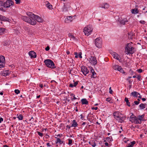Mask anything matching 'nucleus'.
<instances>
[{
  "mask_svg": "<svg viewBox=\"0 0 147 147\" xmlns=\"http://www.w3.org/2000/svg\"><path fill=\"white\" fill-rule=\"evenodd\" d=\"M144 116V114H143L136 117L134 116L132 114L130 117L129 120L132 123H134L136 124H141L142 123V121L144 120L143 119Z\"/></svg>",
  "mask_w": 147,
  "mask_h": 147,
  "instance_id": "1",
  "label": "nucleus"
},
{
  "mask_svg": "<svg viewBox=\"0 0 147 147\" xmlns=\"http://www.w3.org/2000/svg\"><path fill=\"white\" fill-rule=\"evenodd\" d=\"M135 51V48L133 46L132 43H129L126 45L125 52L126 54H132Z\"/></svg>",
  "mask_w": 147,
  "mask_h": 147,
  "instance_id": "2",
  "label": "nucleus"
},
{
  "mask_svg": "<svg viewBox=\"0 0 147 147\" xmlns=\"http://www.w3.org/2000/svg\"><path fill=\"white\" fill-rule=\"evenodd\" d=\"M26 14L30 18L35 20L36 21H37L38 22H43V19L38 16L35 15L32 12H28L26 13Z\"/></svg>",
  "mask_w": 147,
  "mask_h": 147,
  "instance_id": "3",
  "label": "nucleus"
},
{
  "mask_svg": "<svg viewBox=\"0 0 147 147\" xmlns=\"http://www.w3.org/2000/svg\"><path fill=\"white\" fill-rule=\"evenodd\" d=\"M21 19L24 21L29 23L30 24L34 25L36 24V22L35 20L30 18L28 17L22 16H21Z\"/></svg>",
  "mask_w": 147,
  "mask_h": 147,
  "instance_id": "4",
  "label": "nucleus"
},
{
  "mask_svg": "<svg viewBox=\"0 0 147 147\" xmlns=\"http://www.w3.org/2000/svg\"><path fill=\"white\" fill-rule=\"evenodd\" d=\"M93 29L92 25H89L84 28L83 32L86 35L88 36L91 33Z\"/></svg>",
  "mask_w": 147,
  "mask_h": 147,
  "instance_id": "5",
  "label": "nucleus"
},
{
  "mask_svg": "<svg viewBox=\"0 0 147 147\" xmlns=\"http://www.w3.org/2000/svg\"><path fill=\"white\" fill-rule=\"evenodd\" d=\"M44 63L46 66L51 68H54L55 67L53 62L49 59L45 60Z\"/></svg>",
  "mask_w": 147,
  "mask_h": 147,
  "instance_id": "6",
  "label": "nucleus"
},
{
  "mask_svg": "<svg viewBox=\"0 0 147 147\" xmlns=\"http://www.w3.org/2000/svg\"><path fill=\"white\" fill-rule=\"evenodd\" d=\"M95 44L96 46L98 48H100L102 47V42L101 38H97L94 40Z\"/></svg>",
  "mask_w": 147,
  "mask_h": 147,
  "instance_id": "7",
  "label": "nucleus"
},
{
  "mask_svg": "<svg viewBox=\"0 0 147 147\" xmlns=\"http://www.w3.org/2000/svg\"><path fill=\"white\" fill-rule=\"evenodd\" d=\"M89 62L92 65H95L97 63V60L95 56H90L88 58Z\"/></svg>",
  "mask_w": 147,
  "mask_h": 147,
  "instance_id": "8",
  "label": "nucleus"
},
{
  "mask_svg": "<svg viewBox=\"0 0 147 147\" xmlns=\"http://www.w3.org/2000/svg\"><path fill=\"white\" fill-rule=\"evenodd\" d=\"M13 2L11 0H8L3 3V8H9L10 6L13 5Z\"/></svg>",
  "mask_w": 147,
  "mask_h": 147,
  "instance_id": "9",
  "label": "nucleus"
},
{
  "mask_svg": "<svg viewBox=\"0 0 147 147\" xmlns=\"http://www.w3.org/2000/svg\"><path fill=\"white\" fill-rule=\"evenodd\" d=\"M113 68L115 70H117L121 73H124V72L121 67L118 65H114L113 66Z\"/></svg>",
  "mask_w": 147,
  "mask_h": 147,
  "instance_id": "10",
  "label": "nucleus"
},
{
  "mask_svg": "<svg viewBox=\"0 0 147 147\" xmlns=\"http://www.w3.org/2000/svg\"><path fill=\"white\" fill-rule=\"evenodd\" d=\"M81 71L84 75L86 76V74L88 73L89 72V70L85 66L83 65L81 67Z\"/></svg>",
  "mask_w": 147,
  "mask_h": 147,
  "instance_id": "11",
  "label": "nucleus"
},
{
  "mask_svg": "<svg viewBox=\"0 0 147 147\" xmlns=\"http://www.w3.org/2000/svg\"><path fill=\"white\" fill-rule=\"evenodd\" d=\"M110 7L109 4L107 3H103L99 5V7L105 9H108Z\"/></svg>",
  "mask_w": 147,
  "mask_h": 147,
  "instance_id": "12",
  "label": "nucleus"
},
{
  "mask_svg": "<svg viewBox=\"0 0 147 147\" xmlns=\"http://www.w3.org/2000/svg\"><path fill=\"white\" fill-rule=\"evenodd\" d=\"M122 115V114L118 111H115L113 113V115L114 117V118L117 119H118L119 117H120V115Z\"/></svg>",
  "mask_w": 147,
  "mask_h": 147,
  "instance_id": "13",
  "label": "nucleus"
},
{
  "mask_svg": "<svg viewBox=\"0 0 147 147\" xmlns=\"http://www.w3.org/2000/svg\"><path fill=\"white\" fill-rule=\"evenodd\" d=\"M55 138L57 139V140L55 141V143L56 144H59V145L61 144H62L65 145V143L64 142L61 140L60 138H57V137H55Z\"/></svg>",
  "mask_w": 147,
  "mask_h": 147,
  "instance_id": "14",
  "label": "nucleus"
},
{
  "mask_svg": "<svg viewBox=\"0 0 147 147\" xmlns=\"http://www.w3.org/2000/svg\"><path fill=\"white\" fill-rule=\"evenodd\" d=\"M28 54L31 58H35L36 57V53L33 51H30L29 52Z\"/></svg>",
  "mask_w": 147,
  "mask_h": 147,
  "instance_id": "15",
  "label": "nucleus"
},
{
  "mask_svg": "<svg viewBox=\"0 0 147 147\" xmlns=\"http://www.w3.org/2000/svg\"><path fill=\"white\" fill-rule=\"evenodd\" d=\"M138 95H140L139 93L136 91H134L131 93L130 96H132L134 98H137Z\"/></svg>",
  "mask_w": 147,
  "mask_h": 147,
  "instance_id": "16",
  "label": "nucleus"
},
{
  "mask_svg": "<svg viewBox=\"0 0 147 147\" xmlns=\"http://www.w3.org/2000/svg\"><path fill=\"white\" fill-rule=\"evenodd\" d=\"M72 17L69 16L67 17L65 19V22L67 23H69L72 21Z\"/></svg>",
  "mask_w": 147,
  "mask_h": 147,
  "instance_id": "17",
  "label": "nucleus"
},
{
  "mask_svg": "<svg viewBox=\"0 0 147 147\" xmlns=\"http://www.w3.org/2000/svg\"><path fill=\"white\" fill-rule=\"evenodd\" d=\"M112 54L114 58L118 60H119V61H120V59H119L120 56L119 55H118L117 53L115 52H113Z\"/></svg>",
  "mask_w": 147,
  "mask_h": 147,
  "instance_id": "18",
  "label": "nucleus"
},
{
  "mask_svg": "<svg viewBox=\"0 0 147 147\" xmlns=\"http://www.w3.org/2000/svg\"><path fill=\"white\" fill-rule=\"evenodd\" d=\"M8 70H5L3 71L1 73V75L3 76H6L9 75V73Z\"/></svg>",
  "mask_w": 147,
  "mask_h": 147,
  "instance_id": "19",
  "label": "nucleus"
},
{
  "mask_svg": "<svg viewBox=\"0 0 147 147\" xmlns=\"http://www.w3.org/2000/svg\"><path fill=\"white\" fill-rule=\"evenodd\" d=\"M128 22V20L126 18H124L119 21L120 24L123 25H124L126 23Z\"/></svg>",
  "mask_w": 147,
  "mask_h": 147,
  "instance_id": "20",
  "label": "nucleus"
},
{
  "mask_svg": "<svg viewBox=\"0 0 147 147\" xmlns=\"http://www.w3.org/2000/svg\"><path fill=\"white\" fill-rule=\"evenodd\" d=\"M3 3L2 1H0V10L5 12L6 11V9L3 8Z\"/></svg>",
  "mask_w": 147,
  "mask_h": 147,
  "instance_id": "21",
  "label": "nucleus"
},
{
  "mask_svg": "<svg viewBox=\"0 0 147 147\" xmlns=\"http://www.w3.org/2000/svg\"><path fill=\"white\" fill-rule=\"evenodd\" d=\"M81 101L82 105H88V102L86 98L82 99Z\"/></svg>",
  "mask_w": 147,
  "mask_h": 147,
  "instance_id": "22",
  "label": "nucleus"
},
{
  "mask_svg": "<svg viewBox=\"0 0 147 147\" xmlns=\"http://www.w3.org/2000/svg\"><path fill=\"white\" fill-rule=\"evenodd\" d=\"M74 54L75 55V57L76 58H77L78 57L80 58H82V53L81 52H79L78 55L77 52H75Z\"/></svg>",
  "mask_w": 147,
  "mask_h": 147,
  "instance_id": "23",
  "label": "nucleus"
},
{
  "mask_svg": "<svg viewBox=\"0 0 147 147\" xmlns=\"http://www.w3.org/2000/svg\"><path fill=\"white\" fill-rule=\"evenodd\" d=\"M5 58L3 56H0V63H5Z\"/></svg>",
  "mask_w": 147,
  "mask_h": 147,
  "instance_id": "24",
  "label": "nucleus"
},
{
  "mask_svg": "<svg viewBox=\"0 0 147 147\" xmlns=\"http://www.w3.org/2000/svg\"><path fill=\"white\" fill-rule=\"evenodd\" d=\"M119 122L122 123L123 122L125 119V117L124 116L121 117L120 115V117H119Z\"/></svg>",
  "mask_w": 147,
  "mask_h": 147,
  "instance_id": "25",
  "label": "nucleus"
},
{
  "mask_svg": "<svg viewBox=\"0 0 147 147\" xmlns=\"http://www.w3.org/2000/svg\"><path fill=\"white\" fill-rule=\"evenodd\" d=\"M139 11L137 9L135 8L131 10V12L134 14H136L138 13Z\"/></svg>",
  "mask_w": 147,
  "mask_h": 147,
  "instance_id": "26",
  "label": "nucleus"
},
{
  "mask_svg": "<svg viewBox=\"0 0 147 147\" xmlns=\"http://www.w3.org/2000/svg\"><path fill=\"white\" fill-rule=\"evenodd\" d=\"M78 81H76L74 82V84L70 83L69 84V86L72 88L73 87H76L78 84Z\"/></svg>",
  "mask_w": 147,
  "mask_h": 147,
  "instance_id": "27",
  "label": "nucleus"
},
{
  "mask_svg": "<svg viewBox=\"0 0 147 147\" xmlns=\"http://www.w3.org/2000/svg\"><path fill=\"white\" fill-rule=\"evenodd\" d=\"M78 124L75 120H74L73 121V123L71 126V127H76L77 126Z\"/></svg>",
  "mask_w": 147,
  "mask_h": 147,
  "instance_id": "28",
  "label": "nucleus"
},
{
  "mask_svg": "<svg viewBox=\"0 0 147 147\" xmlns=\"http://www.w3.org/2000/svg\"><path fill=\"white\" fill-rule=\"evenodd\" d=\"M124 100L126 102L127 105L129 107H130L131 106L130 103L129 102V100L128 98L127 97H125V98Z\"/></svg>",
  "mask_w": 147,
  "mask_h": 147,
  "instance_id": "29",
  "label": "nucleus"
},
{
  "mask_svg": "<svg viewBox=\"0 0 147 147\" xmlns=\"http://www.w3.org/2000/svg\"><path fill=\"white\" fill-rule=\"evenodd\" d=\"M146 104L141 103L139 105V107L140 109H142L145 108V106Z\"/></svg>",
  "mask_w": 147,
  "mask_h": 147,
  "instance_id": "30",
  "label": "nucleus"
},
{
  "mask_svg": "<svg viewBox=\"0 0 147 147\" xmlns=\"http://www.w3.org/2000/svg\"><path fill=\"white\" fill-rule=\"evenodd\" d=\"M5 29L4 28H0V35H2L4 34Z\"/></svg>",
  "mask_w": 147,
  "mask_h": 147,
  "instance_id": "31",
  "label": "nucleus"
},
{
  "mask_svg": "<svg viewBox=\"0 0 147 147\" xmlns=\"http://www.w3.org/2000/svg\"><path fill=\"white\" fill-rule=\"evenodd\" d=\"M47 3L46 5L47 7L49 8V9H52V5H51L50 3L48 1L47 2Z\"/></svg>",
  "mask_w": 147,
  "mask_h": 147,
  "instance_id": "32",
  "label": "nucleus"
},
{
  "mask_svg": "<svg viewBox=\"0 0 147 147\" xmlns=\"http://www.w3.org/2000/svg\"><path fill=\"white\" fill-rule=\"evenodd\" d=\"M89 144L91 145L93 147H95L96 145V143L93 141L92 142H89Z\"/></svg>",
  "mask_w": 147,
  "mask_h": 147,
  "instance_id": "33",
  "label": "nucleus"
},
{
  "mask_svg": "<svg viewBox=\"0 0 147 147\" xmlns=\"http://www.w3.org/2000/svg\"><path fill=\"white\" fill-rule=\"evenodd\" d=\"M62 10L63 12H66L68 10V8L65 5H64L62 8Z\"/></svg>",
  "mask_w": 147,
  "mask_h": 147,
  "instance_id": "34",
  "label": "nucleus"
},
{
  "mask_svg": "<svg viewBox=\"0 0 147 147\" xmlns=\"http://www.w3.org/2000/svg\"><path fill=\"white\" fill-rule=\"evenodd\" d=\"M17 117L18 118L19 120H22L23 118V116L21 114H20L19 115H17Z\"/></svg>",
  "mask_w": 147,
  "mask_h": 147,
  "instance_id": "35",
  "label": "nucleus"
},
{
  "mask_svg": "<svg viewBox=\"0 0 147 147\" xmlns=\"http://www.w3.org/2000/svg\"><path fill=\"white\" fill-rule=\"evenodd\" d=\"M69 37L71 38V40L72 38L73 40H74L75 39V37L71 33H69L68 34Z\"/></svg>",
  "mask_w": 147,
  "mask_h": 147,
  "instance_id": "36",
  "label": "nucleus"
},
{
  "mask_svg": "<svg viewBox=\"0 0 147 147\" xmlns=\"http://www.w3.org/2000/svg\"><path fill=\"white\" fill-rule=\"evenodd\" d=\"M108 142H111L113 140L112 138V136L107 137L106 138Z\"/></svg>",
  "mask_w": 147,
  "mask_h": 147,
  "instance_id": "37",
  "label": "nucleus"
},
{
  "mask_svg": "<svg viewBox=\"0 0 147 147\" xmlns=\"http://www.w3.org/2000/svg\"><path fill=\"white\" fill-rule=\"evenodd\" d=\"M5 19V17H3V16L0 15V20H4Z\"/></svg>",
  "mask_w": 147,
  "mask_h": 147,
  "instance_id": "38",
  "label": "nucleus"
},
{
  "mask_svg": "<svg viewBox=\"0 0 147 147\" xmlns=\"http://www.w3.org/2000/svg\"><path fill=\"white\" fill-rule=\"evenodd\" d=\"M68 140L69 141V142H68V144L71 145L72 144V140L71 139H68Z\"/></svg>",
  "mask_w": 147,
  "mask_h": 147,
  "instance_id": "39",
  "label": "nucleus"
},
{
  "mask_svg": "<svg viewBox=\"0 0 147 147\" xmlns=\"http://www.w3.org/2000/svg\"><path fill=\"white\" fill-rule=\"evenodd\" d=\"M92 73V77L93 78H95L96 76H95V75L96 74V73L95 72V71L94 72H93Z\"/></svg>",
  "mask_w": 147,
  "mask_h": 147,
  "instance_id": "40",
  "label": "nucleus"
},
{
  "mask_svg": "<svg viewBox=\"0 0 147 147\" xmlns=\"http://www.w3.org/2000/svg\"><path fill=\"white\" fill-rule=\"evenodd\" d=\"M38 134L40 136V137H42V136H43V134L42 133H41L39 131H38L37 132Z\"/></svg>",
  "mask_w": 147,
  "mask_h": 147,
  "instance_id": "41",
  "label": "nucleus"
},
{
  "mask_svg": "<svg viewBox=\"0 0 147 147\" xmlns=\"http://www.w3.org/2000/svg\"><path fill=\"white\" fill-rule=\"evenodd\" d=\"M14 92L17 94H18L20 93V91L16 89L15 90Z\"/></svg>",
  "mask_w": 147,
  "mask_h": 147,
  "instance_id": "42",
  "label": "nucleus"
},
{
  "mask_svg": "<svg viewBox=\"0 0 147 147\" xmlns=\"http://www.w3.org/2000/svg\"><path fill=\"white\" fill-rule=\"evenodd\" d=\"M16 1V3L17 4H20L21 2L20 0H15Z\"/></svg>",
  "mask_w": 147,
  "mask_h": 147,
  "instance_id": "43",
  "label": "nucleus"
},
{
  "mask_svg": "<svg viewBox=\"0 0 147 147\" xmlns=\"http://www.w3.org/2000/svg\"><path fill=\"white\" fill-rule=\"evenodd\" d=\"M111 98L110 97L107 98L106 99V100L107 102H110L111 100Z\"/></svg>",
  "mask_w": 147,
  "mask_h": 147,
  "instance_id": "44",
  "label": "nucleus"
},
{
  "mask_svg": "<svg viewBox=\"0 0 147 147\" xmlns=\"http://www.w3.org/2000/svg\"><path fill=\"white\" fill-rule=\"evenodd\" d=\"M109 93L111 94H112L113 91L111 89V87H110L109 88Z\"/></svg>",
  "mask_w": 147,
  "mask_h": 147,
  "instance_id": "45",
  "label": "nucleus"
},
{
  "mask_svg": "<svg viewBox=\"0 0 147 147\" xmlns=\"http://www.w3.org/2000/svg\"><path fill=\"white\" fill-rule=\"evenodd\" d=\"M142 70L141 69H138L137 71L139 73H141L142 72Z\"/></svg>",
  "mask_w": 147,
  "mask_h": 147,
  "instance_id": "46",
  "label": "nucleus"
},
{
  "mask_svg": "<svg viewBox=\"0 0 147 147\" xmlns=\"http://www.w3.org/2000/svg\"><path fill=\"white\" fill-rule=\"evenodd\" d=\"M140 23L142 24H144L146 22L144 20H141L140 21Z\"/></svg>",
  "mask_w": 147,
  "mask_h": 147,
  "instance_id": "47",
  "label": "nucleus"
},
{
  "mask_svg": "<svg viewBox=\"0 0 147 147\" xmlns=\"http://www.w3.org/2000/svg\"><path fill=\"white\" fill-rule=\"evenodd\" d=\"M5 63L1 64V65H0V68L3 67L5 66Z\"/></svg>",
  "mask_w": 147,
  "mask_h": 147,
  "instance_id": "48",
  "label": "nucleus"
},
{
  "mask_svg": "<svg viewBox=\"0 0 147 147\" xmlns=\"http://www.w3.org/2000/svg\"><path fill=\"white\" fill-rule=\"evenodd\" d=\"M134 103L136 105H138L139 104L140 102L139 101H134Z\"/></svg>",
  "mask_w": 147,
  "mask_h": 147,
  "instance_id": "49",
  "label": "nucleus"
},
{
  "mask_svg": "<svg viewBox=\"0 0 147 147\" xmlns=\"http://www.w3.org/2000/svg\"><path fill=\"white\" fill-rule=\"evenodd\" d=\"M137 78L138 80L140 81V78H141V76L139 75L137 76Z\"/></svg>",
  "mask_w": 147,
  "mask_h": 147,
  "instance_id": "50",
  "label": "nucleus"
},
{
  "mask_svg": "<svg viewBox=\"0 0 147 147\" xmlns=\"http://www.w3.org/2000/svg\"><path fill=\"white\" fill-rule=\"evenodd\" d=\"M105 146H106V147H109V144L107 142H105L104 143V145Z\"/></svg>",
  "mask_w": 147,
  "mask_h": 147,
  "instance_id": "51",
  "label": "nucleus"
},
{
  "mask_svg": "<svg viewBox=\"0 0 147 147\" xmlns=\"http://www.w3.org/2000/svg\"><path fill=\"white\" fill-rule=\"evenodd\" d=\"M71 95L72 96H73V100H76V99H77V98H76L75 97V95H74V94H71Z\"/></svg>",
  "mask_w": 147,
  "mask_h": 147,
  "instance_id": "52",
  "label": "nucleus"
},
{
  "mask_svg": "<svg viewBox=\"0 0 147 147\" xmlns=\"http://www.w3.org/2000/svg\"><path fill=\"white\" fill-rule=\"evenodd\" d=\"M130 143L132 145L134 146V145L135 144L136 142L135 141H133L130 142Z\"/></svg>",
  "mask_w": 147,
  "mask_h": 147,
  "instance_id": "53",
  "label": "nucleus"
},
{
  "mask_svg": "<svg viewBox=\"0 0 147 147\" xmlns=\"http://www.w3.org/2000/svg\"><path fill=\"white\" fill-rule=\"evenodd\" d=\"M50 49V48L49 46H47L45 48V49L46 51H49Z\"/></svg>",
  "mask_w": 147,
  "mask_h": 147,
  "instance_id": "54",
  "label": "nucleus"
},
{
  "mask_svg": "<svg viewBox=\"0 0 147 147\" xmlns=\"http://www.w3.org/2000/svg\"><path fill=\"white\" fill-rule=\"evenodd\" d=\"M55 136L57 137H60L61 136H62V134H59L58 135L55 134Z\"/></svg>",
  "mask_w": 147,
  "mask_h": 147,
  "instance_id": "55",
  "label": "nucleus"
},
{
  "mask_svg": "<svg viewBox=\"0 0 147 147\" xmlns=\"http://www.w3.org/2000/svg\"><path fill=\"white\" fill-rule=\"evenodd\" d=\"M98 109V108L97 107H92V109H94L95 110H97Z\"/></svg>",
  "mask_w": 147,
  "mask_h": 147,
  "instance_id": "56",
  "label": "nucleus"
},
{
  "mask_svg": "<svg viewBox=\"0 0 147 147\" xmlns=\"http://www.w3.org/2000/svg\"><path fill=\"white\" fill-rule=\"evenodd\" d=\"M133 146L130 143L127 147H132Z\"/></svg>",
  "mask_w": 147,
  "mask_h": 147,
  "instance_id": "57",
  "label": "nucleus"
},
{
  "mask_svg": "<svg viewBox=\"0 0 147 147\" xmlns=\"http://www.w3.org/2000/svg\"><path fill=\"white\" fill-rule=\"evenodd\" d=\"M3 121V119L2 117H0V123Z\"/></svg>",
  "mask_w": 147,
  "mask_h": 147,
  "instance_id": "58",
  "label": "nucleus"
},
{
  "mask_svg": "<svg viewBox=\"0 0 147 147\" xmlns=\"http://www.w3.org/2000/svg\"><path fill=\"white\" fill-rule=\"evenodd\" d=\"M91 72L92 73H93V72H94V69L92 68H91Z\"/></svg>",
  "mask_w": 147,
  "mask_h": 147,
  "instance_id": "59",
  "label": "nucleus"
},
{
  "mask_svg": "<svg viewBox=\"0 0 147 147\" xmlns=\"http://www.w3.org/2000/svg\"><path fill=\"white\" fill-rule=\"evenodd\" d=\"M139 95V96H138V97L139 98H142V96L140 95H140Z\"/></svg>",
  "mask_w": 147,
  "mask_h": 147,
  "instance_id": "60",
  "label": "nucleus"
},
{
  "mask_svg": "<svg viewBox=\"0 0 147 147\" xmlns=\"http://www.w3.org/2000/svg\"><path fill=\"white\" fill-rule=\"evenodd\" d=\"M142 101H145L146 100V99L145 98H142Z\"/></svg>",
  "mask_w": 147,
  "mask_h": 147,
  "instance_id": "61",
  "label": "nucleus"
},
{
  "mask_svg": "<svg viewBox=\"0 0 147 147\" xmlns=\"http://www.w3.org/2000/svg\"><path fill=\"white\" fill-rule=\"evenodd\" d=\"M47 145L48 146H51L50 145V144L49 143H47Z\"/></svg>",
  "mask_w": 147,
  "mask_h": 147,
  "instance_id": "62",
  "label": "nucleus"
},
{
  "mask_svg": "<svg viewBox=\"0 0 147 147\" xmlns=\"http://www.w3.org/2000/svg\"><path fill=\"white\" fill-rule=\"evenodd\" d=\"M40 87L41 88H42L43 87V86L42 84H41L39 85Z\"/></svg>",
  "mask_w": 147,
  "mask_h": 147,
  "instance_id": "63",
  "label": "nucleus"
},
{
  "mask_svg": "<svg viewBox=\"0 0 147 147\" xmlns=\"http://www.w3.org/2000/svg\"><path fill=\"white\" fill-rule=\"evenodd\" d=\"M66 53L67 55H69L70 54V52L69 51H67L66 52Z\"/></svg>",
  "mask_w": 147,
  "mask_h": 147,
  "instance_id": "64",
  "label": "nucleus"
}]
</instances>
